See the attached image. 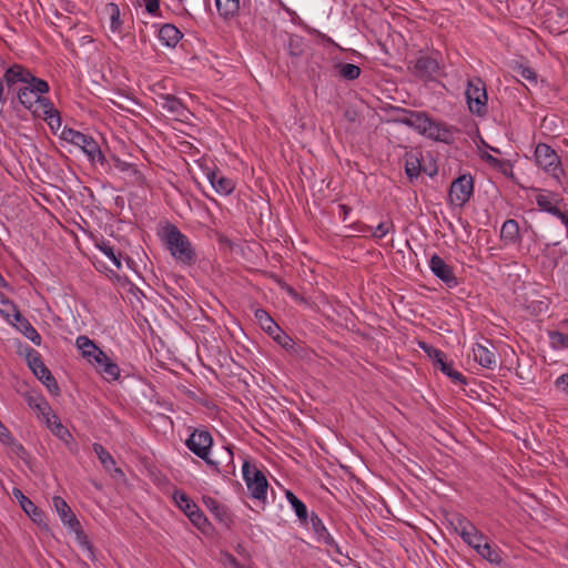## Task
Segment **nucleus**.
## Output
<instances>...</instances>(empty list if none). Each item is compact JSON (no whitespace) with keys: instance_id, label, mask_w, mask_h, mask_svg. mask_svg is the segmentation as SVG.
<instances>
[{"instance_id":"23","label":"nucleus","mask_w":568,"mask_h":568,"mask_svg":"<svg viewBox=\"0 0 568 568\" xmlns=\"http://www.w3.org/2000/svg\"><path fill=\"white\" fill-rule=\"evenodd\" d=\"M207 179L219 194L229 195L235 189V183L232 179L220 175L216 171H210Z\"/></svg>"},{"instance_id":"22","label":"nucleus","mask_w":568,"mask_h":568,"mask_svg":"<svg viewBox=\"0 0 568 568\" xmlns=\"http://www.w3.org/2000/svg\"><path fill=\"white\" fill-rule=\"evenodd\" d=\"M13 318L16 321V327L34 345L39 346L41 344L40 334L31 325V323L20 313V311H16Z\"/></svg>"},{"instance_id":"62","label":"nucleus","mask_w":568,"mask_h":568,"mask_svg":"<svg viewBox=\"0 0 568 568\" xmlns=\"http://www.w3.org/2000/svg\"><path fill=\"white\" fill-rule=\"evenodd\" d=\"M227 560L230 564H232L235 568H243V566L236 560V558L232 555H227Z\"/></svg>"},{"instance_id":"51","label":"nucleus","mask_w":568,"mask_h":568,"mask_svg":"<svg viewBox=\"0 0 568 568\" xmlns=\"http://www.w3.org/2000/svg\"><path fill=\"white\" fill-rule=\"evenodd\" d=\"M392 230H394V224L392 221L381 222L375 229V231L372 233V236L375 239H382Z\"/></svg>"},{"instance_id":"14","label":"nucleus","mask_w":568,"mask_h":568,"mask_svg":"<svg viewBox=\"0 0 568 568\" xmlns=\"http://www.w3.org/2000/svg\"><path fill=\"white\" fill-rule=\"evenodd\" d=\"M562 202V199H560L557 194L555 193H539L537 196H536V204L538 205V207L544 211V212H547L554 216H557L558 219L561 220V216H564L566 214V211H561L560 207H559V204Z\"/></svg>"},{"instance_id":"32","label":"nucleus","mask_w":568,"mask_h":568,"mask_svg":"<svg viewBox=\"0 0 568 568\" xmlns=\"http://www.w3.org/2000/svg\"><path fill=\"white\" fill-rule=\"evenodd\" d=\"M112 160H113L114 166L118 170H120L122 172H129L135 183H138L140 185L144 184L145 178L135 165L128 163L125 161H122L118 156H112Z\"/></svg>"},{"instance_id":"2","label":"nucleus","mask_w":568,"mask_h":568,"mask_svg":"<svg viewBox=\"0 0 568 568\" xmlns=\"http://www.w3.org/2000/svg\"><path fill=\"white\" fill-rule=\"evenodd\" d=\"M409 128L419 134L434 141L450 143L453 141L452 130L443 122L436 121L424 111H415L410 114Z\"/></svg>"},{"instance_id":"18","label":"nucleus","mask_w":568,"mask_h":568,"mask_svg":"<svg viewBox=\"0 0 568 568\" xmlns=\"http://www.w3.org/2000/svg\"><path fill=\"white\" fill-rule=\"evenodd\" d=\"M93 452L97 454L103 468L114 478L123 477L124 473L121 468L115 467V460L112 455L99 443L93 444Z\"/></svg>"},{"instance_id":"12","label":"nucleus","mask_w":568,"mask_h":568,"mask_svg":"<svg viewBox=\"0 0 568 568\" xmlns=\"http://www.w3.org/2000/svg\"><path fill=\"white\" fill-rule=\"evenodd\" d=\"M429 267L435 276L446 284L447 287H456L459 282L455 276L453 267L449 266L439 255L434 254L429 261Z\"/></svg>"},{"instance_id":"36","label":"nucleus","mask_w":568,"mask_h":568,"mask_svg":"<svg viewBox=\"0 0 568 568\" xmlns=\"http://www.w3.org/2000/svg\"><path fill=\"white\" fill-rule=\"evenodd\" d=\"M215 4L224 19L234 17L240 10V0H215Z\"/></svg>"},{"instance_id":"40","label":"nucleus","mask_w":568,"mask_h":568,"mask_svg":"<svg viewBox=\"0 0 568 568\" xmlns=\"http://www.w3.org/2000/svg\"><path fill=\"white\" fill-rule=\"evenodd\" d=\"M105 12L110 17V29L113 32H122V21L120 20V9L118 4L110 2L105 6Z\"/></svg>"},{"instance_id":"56","label":"nucleus","mask_w":568,"mask_h":568,"mask_svg":"<svg viewBox=\"0 0 568 568\" xmlns=\"http://www.w3.org/2000/svg\"><path fill=\"white\" fill-rule=\"evenodd\" d=\"M555 386L558 390L568 396V373L560 375L555 381Z\"/></svg>"},{"instance_id":"16","label":"nucleus","mask_w":568,"mask_h":568,"mask_svg":"<svg viewBox=\"0 0 568 568\" xmlns=\"http://www.w3.org/2000/svg\"><path fill=\"white\" fill-rule=\"evenodd\" d=\"M486 343L489 344L491 348L479 343L473 347L474 359L480 366L494 369L497 366V357L494 352V345L489 341H486Z\"/></svg>"},{"instance_id":"11","label":"nucleus","mask_w":568,"mask_h":568,"mask_svg":"<svg viewBox=\"0 0 568 568\" xmlns=\"http://www.w3.org/2000/svg\"><path fill=\"white\" fill-rule=\"evenodd\" d=\"M310 520L316 541L324 545L328 552L342 555L338 544L328 532L323 520L315 513H312Z\"/></svg>"},{"instance_id":"8","label":"nucleus","mask_w":568,"mask_h":568,"mask_svg":"<svg viewBox=\"0 0 568 568\" xmlns=\"http://www.w3.org/2000/svg\"><path fill=\"white\" fill-rule=\"evenodd\" d=\"M455 531L462 539L473 547L476 551L487 540L483 532H480L466 517L457 515L453 521Z\"/></svg>"},{"instance_id":"3","label":"nucleus","mask_w":568,"mask_h":568,"mask_svg":"<svg viewBox=\"0 0 568 568\" xmlns=\"http://www.w3.org/2000/svg\"><path fill=\"white\" fill-rule=\"evenodd\" d=\"M186 447L195 454L199 458L203 459L215 471L220 473L219 464L209 457L213 438L206 429H194L190 437L185 440Z\"/></svg>"},{"instance_id":"58","label":"nucleus","mask_w":568,"mask_h":568,"mask_svg":"<svg viewBox=\"0 0 568 568\" xmlns=\"http://www.w3.org/2000/svg\"><path fill=\"white\" fill-rule=\"evenodd\" d=\"M10 430L0 420V442L10 439Z\"/></svg>"},{"instance_id":"28","label":"nucleus","mask_w":568,"mask_h":568,"mask_svg":"<svg viewBox=\"0 0 568 568\" xmlns=\"http://www.w3.org/2000/svg\"><path fill=\"white\" fill-rule=\"evenodd\" d=\"M161 106L169 113L178 116H185L186 108L183 103L174 95L166 94L161 97Z\"/></svg>"},{"instance_id":"48","label":"nucleus","mask_w":568,"mask_h":568,"mask_svg":"<svg viewBox=\"0 0 568 568\" xmlns=\"http://www.w3.org/2000/svg\"><path fill=\"white\" fill-rule=\"evenodd\" d=\"M393 111L396 112V116H394L392 121L398 124H404L409 128L410 122L408 121H412L410 114H413V112L415 111L403 108H394Z\"/></svg>"},{"instance_id":"54","label":"nucleus","mask_w":568,"mask_h":568,"mask_svg":"<svg viewBox=\"0 0 568 568\" xmlns=\"http://www.w3.org/2000/svg\"><path fill=\"white\" fill-rule=\"evenodd\" d=\"M517 73L525 80L527 81H530L532 83L536 84L537 82V75H536V72L528 68V67H523V65H519L518 69H517Z\"/></svg>"},{"instance_id":"26","label":"nucleus","mask_w":568,"mask_h":568,"mask_svg":"<svg viewBox=\"0 0 568 568\" xmlns=\"http://www.w3.org/2000/svg\"><path fill=\"white\" fill-rule=\"evenodd\" d=\"M500 239L506 244H517L520 242L519 225L516 220L509 219L503 223Z\"/></svg>"},{"instance_id":"25","label":"nucleus","mask_w":568,"mask_h":568,"mask_svg":"<svg viewBox=\"0 0 568 568\" xmlns=\"http://www.w3.org/2000/svg\"><path fill=\"white\" fill-rule=\"evenodd\" d=\"M27 361L30 369L39 379H43L45 376L51 374V372L44 365L41 355L36 349L28 348Z\"/></svg>"},{"instance_id":"27","label":"nucleus","mask_w":568,"mask_h":568,"mask_svg":"<svg viewBox=\"0 0 568 568\" xmlns=\"http://www.w3.org/2000/svg\"><path fill=\"white\" fill-rule=\"evenodd\" d=\"M182 32L173 24L166 23L159 30V39L166 47L174 48L182 39Z\"/></svg>"},{"instance_id":"7","label":"nucleus","mask_w":568,"mask_h":568,"mask_svg":"<svg viewBox=\"0 0 568 568\" xmlns=\"http://www.w3.org/2000/svg\"><path fill=\"white\" fill-rule=\"evenodd\" d=\"M474 191V181L470 174H463L452 182L448 197L453 205L464 206Z\"/></svg>"},{"instance_id":"57","label":"nucleus","mask_w":568,"mask_h":568,"mask_svg":"<svg viewBox=\"0 0 568 568\" xmlns=\"http://www.w3.org/2000/svg\"><path fill=\"white\" fill-rule=\"evenodd\" d=\"M160 10V0H148L146 1V11L151 14H158Z\"/></svg>"},{"instance_id":"60","label":"nucleus","mask_w":568,"mask_h":568,"mask_svg":"<svg viewBox=\"0 0 568 568\" xmlns=\"http://www.w3.org/2000/svg\"><path fill=\"white\" fill-rule=\"evenodd\" d=\"M338 210H339V214L343 216V220L346 221L352 209L345 204H339Z\"/></svg>"},{"instance_id":"17","label":"nucleus","mask_w":568,"mask_h":568,"mask_svg":"<svg viewBox=\"0 0 568 568\" xmlns=\"http://www.w3.org/2000/svg\"><path fill=\"white\" fill-rule=\"evenodd\" d=\"M13 496L19 501L21 508L23 511L38 525L42 524L44 521L45 515L42 509L37 507L27 496L23 495V493L14 488L13 489Z\"/></svg>"},{"instance_id":"53","label":"nucleus","mask_w":568,"mask_h":568,"mask_svg":"<svg viewBox=\"0 0 568 568\" xmlns=\"http://www.w3.org/2000/svg\"><path fill=\"white\" fill-rule=\"evenodd\" d=\"M40 381L45 385V387L48 388V390L51 394L59 395L60 388H59V385L52 374L45 376L43 379H40Z\"/></svg>"},{"instance_id":"30","label":"nucleus","mask_w":568,"mask_h":568,"mask_svg":"<svg viewBox=\"0 0 568 568\" xmlns=\"http://www.w3.org/2000/svg\"><path fill=\"white\" fill-rule=\"evenodd\" d=\"M258 325L261 328L267 333L270 336H272L275 332H280V326L270 316V314L263 310L257 308L254 314Z\"/></svg>"},{"instance_id":"31","label":"nucleus","mask_w":568,"mask_h":568,"mask_svg":"<svg viewBox=\"0 0 568 568\" xmlns=\"http://www.w3.org/2000/svg\"><path fill=\"white\" fill-rule=\"evenodd\" d=\"M52 418L53 420H51V417L47 418V426L50 428L53 435H55L60 440L69 445L70 442L73 439L71 433L68 430L67 427L62 425L57 415L53 414Z\"/></svg>"},{"instance_id":"38","label":"nucleus","mask_w":568,"mask_h":568,"mask_svg":"<svg viewBox=\"0 0 568 568\" xmlns=\"http://www.w3.org/2000/svg\"><path fill=\"white\" fill-rule=\"evenodd\" d=\"M27 403L32 409L38 410L45 419L50 417L52 409L42 396L28 395Z\"/></svg>"},{"instance_id":"45","label":"nucleus","mask_w":568,"mask_h":568,"mask_svg":"<svg viewBox=\"0 0 568 568\" xmlns=\"http://www.w3.org/2000/svg\"><path fill=\"white\" fill-rule=\"evenodd\" d=\"M174 499L176 505L184 511L185 515L191 513L193 509L192 505H196L185 493L175 491Z\"/></svg>"},{"instance_id":"44","label":"nucleus","mask_w":568,"mask_h":568,"mask_svg":"<svg viewBox=\"0 0 568 568\" xmlns=\"http://www.w3.org/2000/svg\"><path fill=\"white\" fill-rule=\"evenodd\" d=\"M97 246L111 260L118 270L121 268V254H116L114 247L110 245L109 242L102 241L100 244H97Z\"/></svg>"},{"instance_id":"46","label":"nucleus","mask_w":568,"mask_h":568,"mask_svg":"<svg viewBox=\"0 0 568 568\" xmlns=\"http://www.w3.org/2000/svg\"><path fill=\"white\" fill-rule=\"evenodd\" d=\"M405 172L410 180L416 179L420 173L419 160L415 156L407 158L405 162Z\"/></svg>"},{"instance_id":"35","label":"nucleus","mask_w":568,"mask_h":568,"mask_svg":"<svg viewBox=\"0 0 568 568\" xmlns=\"http://www.w3.org/2000/svg\"><path fill=\"white\" fill-rule=\"evenodd\" d=\"M69 528L72 531H74L75 539H77L78 544L89 551L90 558L93 560L94 559L93 546L90 542V540H89L88 536L85 535V532L83 531L80 521L78 519H73L72 526H70Z\"/></svg>"},{"instance_id":"63","label":"nucleus","mask_w":568,"mask_h":568,"mask_svg":"<svg viewBox=\"0 0 568 568\" xmlns=\"http://www.w3.org/2000/svg\"><path fill=\"white\" fill-rule=\"evenodd\" d=\"M486 160H487L489 163L494 164V165H497L498 163H500V161H499L497 158H494V156H491V155H489V154L486 156Z\"/></svg>"},{"instance_id":"55","label":"nucleus","mask_w":568,"mask_h":568,"mask_svg":"<svg viewBox=\"0 0 568 568\" xmlns=\"http://www.w3.org/2000/svg\"><path fill=\"white\" fill-rule=\"evenodd\" d=\"M288 52L293 57H300L303 54V48L298 38H291L288 42Z\"/></svg>"},{"instance_id":"10","label":"nucleus","mask_w":568,"mask_h":568,"mask_svg":"<svg viewBox=\"0 0 568 568\" xmlns=\"http://www.w3.org/2000/svg\"><path fill=\"white\" fill-rule=\"evenodd\" d=\"M536 163L546 172L557 175L560 171V159L549 145L539 143L535 150Z\"/></svg>"},{"instance_id":"33","label":"nucleus","mask_w":568,"mask_h":568,"mask_svg":"<svg viewBox=\"0 0 568 568\" xmlns=\"http://www.w3.org/2000/svg\"><path fill=\"white\" fill-rule=\"evenodd\" d=\"M285 496L287 501L291 504L292 508L295 511L296 517L302 524H307L308 513L306 505L298 499L291 490L285 491Z\"/></svg>"},{"instance_id":"64","label":"nucleus","mask_w":568,"mask_h":568,"mask_svg":"<svg viewBox=\"0 0 568 568\" xmlns=\"http://www.w3.org/2000/svg\"><path fill=\"white\" fill-rule=\"evenodd\" d=\"M561 222L568 227V211H566V214L561 216Z\"/></svg>"},{"instance_id":"43","label":"nucleus","mask_w":568,"mask_h":568,"mask_svg":"<svg viewBox=\"0 0 568 568\" xmlns=\"http://www.w3.org/2000/svg\"><path fill=\"white\" fill-rule=\"evenodd\" d=\"M193 510L189 513L186 516L190 518L192 524L201 530H204L205 526L209 525V521L203 514V511L199 508L197 505H192Z\"/></svg>"},{"instance_id":"6","label":"nucleus","mask_w":568,"mask_h":568,"mask_svg":"<svg viewBox=\"0 0 568 568\" xmlns=\"http://www.w3.org/2000/svg\"><path fill=\"white\" fill-rule=\"evenodd\" d=\"M243 478L253 498L260 500L266 498L268 483L262 470H260L255 465L244 462Z\"/></svg>"},{"instance_id":"13","label":"nucleus","mask_w":568,"mask_h":568,"mask_svg":"<svg viewBox=\"0 0 568 568\" xmlns=\"http://www.w3.org/2000/svg\"><path fill=\"white\" fill-rule=\"evenodd\" d=\"M203 504L220 524L229 529L232 527L234 523L233 515L225 505L219 503L215 498L210 496H203Z\"/></svg>"},{"instance_id":"39","label":"nucleus","mask_w":568,"mask_h":568,"mask_svg":"<svg viewBox=\"0 0 568 568\" xmlns=\"http://www.w3.org/2000/svg\"><path fill=\"white\" fill-rule=\"evenodd\" d=\"M24 84L27 89L32 90L37 95L44 94L50 89L47 81L34 77L30 71Z\"/></svg>"},{"instance_id":"5","label":"nucleus","mask_w":568,"mask_h":568,"mask_svg":"<svg viewBox=\"0 0 568 568\" xmlns=\"http://www.w3.org/2000/svg\"><path fill=\"white\" fill-rule=\"evenodd\" d=\"M438 57V52H433L430 55L422 53L414 62H409L408 69L422 80H434L440 74L442 70V62Z\"/></svg>"},{"instance_id":"15","label":"nucleus","mask_w":568,"mask_h":568,"mask_svg":"<svg viewBox=\"0 0 568 568\" xmlns=\"http://www.w3.org/2000/svg\"><path fill=\"white\" fill-rule=\"evenodd\" d=\"M74 145L79 146L88 155L91 162H99L102 165L106 162L98 142L92 136L81 132L80 141Z\"/></svg>"},{"instance_id":"49","label":"nucleus","mask_w":568,"mask_h":568,"mask_svg":"<svg viewBox=\"0 0 568 568\" xmlns=\"http://www.w3.org/2000/svg\"><path fill=\"white\" fill-rule=\"evenodd\" d=\"M0 304L3 306V308L0 310V313L3 314L7 318H9L11 315L14 316L16 311H19L17 305L1 292H0Z\"/></svg>"},{"instance_id":"20","label":"nucleus","mask_w":568,"mask_h":568,"mask_svg":"<svg viewBox=\"0 0 568 568\" xmlns=\"http://www.w3.org/2000/svg\"><path fill=\"white\" fill-rule=\"evenodd\" d=\"M77 347L81 351L82 356L90 363H94L98 356L105 357V353L100 349L93 341L88 336L80 335L75 341Z\"/></svg>"},{"instance_id":"21","label":"nucleus","mask_w":568,"mask_h":568,"mask_svg":"<svg viewBox=\"0 0 568 568\" xmlns=\"http://www.w3.org/2000/svg\"><path fill=\"white\" fill-rule=\"evenodd\" d=\"M29 75V70L20 64H13L8 68L3 74V81L7 84L8 92L14 90V85L19 82L24 83Z\"/></svg>"},{"instance_id":"59","label":"nucleus","mask_w":568,"mask_h":568,"mask_svg":"<svg viewBox=\"0 0 568 568\" xmlns=\"http://www.w3.org/2000/svg\"><path fill=\"white\" fill-rule=\"evenodd\" d=\"M344 118L349 122H355L357 119V112L353 109H346L344 112Z\"/></svg>"},{"instance_id":"34","label":"nucleus","mask_w":568,"mask_h":568,"mask_svg":"<svg viewBox=\"0 0 568 568\" xmlns=\"http://www.w3.org/2000/svg\"><path fill=\"white\" fill-rule=\"evenodd\" d=\"M33 113L39 116L42 115L53 132H55L61 126L60 113L53 108L52 102H50V104L42 110V113L38 112L37 110H34Z\"/></svg>"},{"instance_id":"24","label":"nucleus","mask_w":568,"mask_h":568,"mask_svg":"<svg viewBox=\"0 0 568 568\" xmlns=\"http://www.w3.org/2000/svg\"><path fill=\"white\" fill-rule=\"evenodd\" d=\"M93 364L105 379L115 381L119 378L120 368L106 354L105 357L98 356Z\"/></svg>"},{"instance_id":"47","label":"nucleus","mask_w":568,"mask_h":568,"mask_svg":"<svg viewBox=\"0 0 568 568\" xmlns=\"http://www.w3.org/2000/svg\"><path fill=\"white\" fill-rule=\"evenodd\" d=\"M548 335L551 345L555 348H568V334L558 331H550Z\"/></svg>"},{"instance_id":"61","label":"nucleus","mask_w":568,"mask_h":568,"mask_svg":"<svg viewBox=\"0 0 568 568\" xmlns=\"http://www.w3.org/2000/svg\"><path fill=\"white\" fill-rule=\"evenodd\" d=\"M223 458H224V460H227L230 464L233 463V452L231 450L230 447L225 448V453H224Z\"/></svg>"},{"instance_id":"42","label":"nucleus","mask_w":568,"mask_h":568,"mask_svg":"<svg viewBox=\"0 0 568 568\" xmlns=\"http://www.w3.org/2000/svg\"><path fill=\"white\" fill-rule=\"evenodd\" d=\"M278 345H281L283 348H285L286 351H292V352H295L297 353V349H296V344L295 342L293 341V338L287 335L281 327H280V332H275L272 336H271Z\"/></svg>"},{"instance_id":"37","label":"nucleus","mask_w":568,"mask_h":568,"mask_svg":"<svg viewBox=\"0 0 568 568\" xmlns=\"http://www.w3.org/2000/svg\"><path fill=\"white\" fill-rule=\"evenodd\" d=\"M477 554L490 564L500 565L503 562L500 551L493 547L487 540L479 547Z\"/></svg>"},{"instance_id":"52","label":"nucleus","mask_w":568,"mask_h":568,"mask_svg":"<svg viewBox=\"0 0 568 568\" xmlns=\"http://www.w3.org/2000/svg\"><path fill=\"white\" fill-rule=\"evenodd\" d=\"M1 443L9 446L12 453H14L18 457L23 458V456L27 454L24 447L20 443H18L11 434L10 439L2 440Z\"/></svg>"},{"instance_id":"9","label":"nucleus","mask_w":568,"mask_h":568,"mask_svg":"<svg viewBox=\"0 0 568 568\" xmlns=\"http://www.w3.org/2000/svg\"><path fill=\"white\" fill-rule=\"evenodd\" d=\"M422 348L427 353V355L434 361V364L439 367V369L447 375L454 383L466 384V377L455 371L453 368V363H448L446 361V355L438 348L427 345L426 343H420Z\"/></svg>"},{"instance_id":"29","label":"nucleus","mask_w":568,"mask_h":568,"mask_svg":"<svg viewBox=\"0 0 568 568\" xmlns=\"http://www.w3.org/2000/svg\"><path fill=\"white\" fill-rule=\"evenodd\" d=\"M52 503L63 524L68 527L72 526L73 519L77 517L67 501L60 496H54Z\"/></svg>"},{"instance_id":"1","label":"nucleus","mask_w":568,"mask_h":568,"mask_svg":"<svg viewBox=\"0 0 568 568\" xmlns=\"http://www.w3.org/2000/svg\"><path fill=\"white\" fill-rule=\"evenodd\" d=\"M159 235L170 251L171 255L184 265H193L196 262V253L185 234L172 223H166Z\"/></svg>"},{"instance_id":"4","label":"nucleus","mask_w":568,"mask_h":568,"mask_svg":"<svg viewBox=\"0 0 568 568\" xmlns=\"http://www.w3.org/2000/svg\"><path fill=\"white\" fill-rule=\"evenodd\" d=\"M466 100L469 111L478 116L487 114V92L484 81L480 78L468 80Z\"/></svg>"},{"instance_id":"19","label":"nucleus","mask_w":568,"mask_h":568,"mask_svg":"<svg viewBox=\"0 0 568 568\" xmlns=\"http://www.w3.org/2000/svg\"><path fill=\"white\" fill-rule=\"evenodd\" d=\"M19 102L28 110H31L34 104H39L42 110L50 104L48 98L37 95L32 90L22 87L17 91Z\"/></svg>"},{"instance_id":"50","label":"nucleus","mask_w":568,"mask_h":568,"mask_svg":"<svg viewBox=\"0 0 568 568\" xmlns=\"http://www.w3.org/2000/svg\"><path fill=\"white\" fill-rule=\"evenodd\" d=\"M80 134H81V132L75 131L71 128L64 126L60 134V138L74 145L75 143H78L80 141Z\"/></svg>"},{"instance_id":"41","label":"nucleus","mask_w":568,"mask_h":568,"mask_svg":"<svg viewBox=\"0 0 568 568\" xmlns=\"http://www.w3.org/2000/svg\"><path fill=\"white\" fill-rule=\"evenodd\" d=\"M335 68L338 69L339 75L348 81L356 80L361 75V68L353 63H337Z\"/></svg>"}]
</instances>
